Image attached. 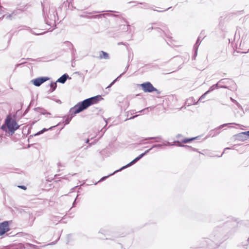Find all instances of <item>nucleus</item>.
I'll list each match as a JSON object with an SVG mask.
<instances>
[{
    "label": "nucleus",
    "instance_id": "obj_1",
    "mask_svg": "<svg viewBox=\"0 0 249 249\" xmlns=\"http://www.w3.org/2000/svg\"><path fill=\"white\" fill-rule=\"evenodd\" d=\"M100 98V96H97L86 99L71 108V111L74 114L78 113L90 106L97 103Z\"/></svg>",
    "mask_w": 249,
    "mask_h": 249
},
{
    "label": "nucleus",
    "instance_id": "obj_2",
    "mask_svg": "<svg viewBox=\"0 0 249 249\" xmlns=\"http://www.w3.org/2000/svg\"><path fill=\"white\" fill-rule=\"evenodd\" d=\"M18 127L19 125L16 121L9 115L6 117L5 123L1 126V128L6 132L11 133L12 135Z\"/></svg>",
    "mask_w": 249,
    "mask_h": 249
},
{
    "label": "nucleus",
    "instance_id": "obj_3",
    "mask_svg": "<svg viewBox=\"0 0 249 249\" xmlns=\"http://www.w3.org/2000/svg\"><path fill=\"white\" fill-rule=\"evenodd\" d=\"M151 148L147 150V151H146L144 153L141 154L139 156H138V157H137L136 158H135L134 160H133L131 162H130L129 163H128V164H127L126 165L124 166H123L122 168H121L120 170H116V171H115L113 173L111 174L110 175V176L111 175H113L114 174H115V173L118 172V171H120L124 169H125V168L126 167H128L131 165H132V164H134L135 163H136L138 160H139L140 159H141L144 155H145L146 153H147L150 150ZM109 176V175L108 176Z\"/></svg>",
    "mask_w": 249,
    "mask_h": 249
},
{
    "label": "nucleus",
    "instance_id": "obj_4",
    "mask_svg": "<svg viewBox=\"0 0 249 249\" xmlns=\"http://www.w3.org/2000/svg\"><path fill=\"white\" fill-rule=\"evenodd\" d=\"M142 87L143 90L145 92H151L153 91H157V89H155L152 85L149 82H146L145 83L142 84L141 85Z\"/></svg>",
    "mask_w": 249,
    "mask_h": 249
},
{
    "label": "nucleus",
    "instance_id": "obj_5",
    "mask_svg": "<svg viewBox=\"0 0 249 249\" xmlns=\"http://www.w3.org/2000/svg\"><path fill=\"white\" fill-rule=\"evenodd\" d=\"M9 231V228L7 221H4L0 224V236L4 234Z\"/></svg>",
    "mask_w": 249,
    "mask_h": 249
},
{
    "label": "nucleus",
    "instance_id": "obj_6",
    "mask_svg": "<svg viewBox=\"0 0 249 249\" xmlns=\"http://www.w3.org/2000/svg\"><path fill=\"white\" fill-rule=\"evenodd\" d=\"M49 78L47 77H41L36 78L35 80H33L32 81L33 84L36 86H39L41 84L48 80Z\"/></svg>",
    "mask_w": 249,
    "mask_h": 249
},
{
    "label": "nucleus",
    "instance_id": "obj_7",
    "mask_svg": "<svg viewBox=\"0 0 249 249\" xmlns=\"http://www.w3.org/2000/svg\"><path fill=\"white\" fill-rule=\"evenodd\" d=\"M99 57L100 59H109V55L107 53L104 51H101L100 53Z\"/></svg>",
    "mask_w": 249,
    "mask_h": 249
},
{
    "label": "nucleus",
    "instance_id": "obj_8",
    "mask_svg": "<svg viewBox=\"0 0 249 249\" xmlns=\"http://www.w3.org/2000/svg\"><path fill=\"white\" fill-rule=\"evenodd\" d=\"M68 77H69V76L67 74H65L63 75H62L61 77H60L57 80V82L63 84L66 82V81Z\"/></svg>",
    "mask_w": 249,
    "mask_h": 249
},
{
    "label": "nucleus",
    "instance_id": "obj_9",
    "mask_svg": "<svg viewBox=\"0 0 249 249\" xmlns=\"http://www.w3.org/2000/svg\"><path fill=\"white\" fill-rule=\"evenodd\" d=\"M214 86H213L212 87H211L209 89L206 91L204 94H203L199 99V101L200 100H202L203 99H204L206 96V94H207L208 93H209L210 92L213 91V89H214Z\"/></svg>",
    "mask_w": 249,
    "mask_h": 249
},
{
    "label": "nucleus",
    "instance_id": "obj_10",
    "mask_svg": "<svg viewBox=\"0 0 249 249\" xmlns=\"http://www.w3.org/2000/svg\"><path fill=\"white\" fill-rule=\"evenodd\" d=\"M195 139V138H191V139H184L182 142L184 143H187L189 142L194 140Z\"/></svg>",
    "mask_w": 249,
    "mask_h": 249
},
{
    "label": "nucleus",
    "instance_id": "obj_11",
    "mask_svg": "<svg viewBox=\"0 0 249 249\" xmlns=\"http://www.w3.org/2000/svg\"><path fill=\"white\" fill-rule=\"evenodd\" d=\"M51 87L52 88H53V90H54L56 87V83H52L51 84Z\"/></svg>",
    "mask_w": 249,
    "mask_h": 249
},
{
    "label": "nucleus",
    "instance_id": "obj_12",
    "mask_svg": "<svg viewBox=\"0 0 249 249\" xmlns=\"http://www.w3.org/2000/svg\"><path fill=\"white\" fill-rule=\"evenodd\" d=\"M47 130H48V129H47L44 128V129H43L42 130H41L40 131H39V132H38V133H37V134H36V135H39V134H42V133H44V132H45L46 131H47Z\"/></svg>",
    "mask_w": 249,
    "mask_h": 249
},
{
    "label": "nucleus",
    "instance_id": "obj_13",
    "mask_svg": "<svg viewBox=\"0 0 249 249\" xmlns=\"http://www.w3.org/2000/svg\"><path fill=\"white\" fill-rule=\"evenodd\" d=\"M12 15H5L4 16V17L6 18V19H11V17H12Z\"/></svg>",
    "mask_w": 249,
    "mask_h": 249
},
{
    "label": "nucleus",
    "instance_id": "obj_14",
    "mask_svg": "<svg viewBox=\"0 0 249 249\" xmlns=\"http://www.w3.org/2000/svg\"><path fill=\"white\" fill-rule=\"evenodd\" d=\"M119 78V77H117L115 80H114L108 87L107 88L111 87L113 84L115 83V82Z\"/></svg>",
    "mask_w": 249,
    "mask_h": 249
},
{
    "label": "nucleus",
    "instance_id": "obj_15",
    "mask_svg": "<svg viewBox=\"0 0 249 249\" xmlns=\"http://www.w3.org/2000/svg\"><path fill=\"white\" fill-rule=\"evenodd\" d=\"M241 134L246 135L249 136V131L243 132L241 133Z\"/></svg>",
    "mask_w": 249,
    "mask_h": 249
},
{
    "label": "nucleus",
    "instance_id": "obj_16",
    "mask_svg": "<svg viewBox=\"0 0 249 249\" xmlns=\"http://www.w3.org/2000/svg\"><path fill=\"white\" fill-rule=\"evenodd\" d=\"M108 176H107V177H103L100 180V181H103L104 180L105 178H107Z\"/></svg>",
    "mask_w": 249,
    "mask_h": 249
},
{
    "label": "nucleus",
    "instance_id": "obj_17",
    "mask_svg": "<svg viewBox=\"0 0 249 249\" xmlns=\"http://www.w3.org/2000/svg\"><path fill=\"white\" fill-rule=\"evenodd\" d=\"M231 100L233 102H234V103H236L238 104V103H237V102L235 100L233 99L232 98H231Z\"/></svg>",
    "mask_w": 249,
    "mask_h": 249
},
{
    "label": "nucleus",
    "instance_id": "obj_18",
    "mask_svg": "<svg viewBox=\"0 0 249 249\" xmlns=\"http://www.w3.org/2000/svg\"><path fill=\"white\" fill-rule=\"evenodd\" d=\"M19 187H20V188H22L23 189H24V190L26 189V187L25 186H19Z\"/></svg>",
    "mask_w": 249,
    "mask_h": 249
},
{
    "label": "nucleus",
    "instance_id": "obj_19",
    "mask_svg": "<svg viewBox=\"0 0 249 249\" xmlns=\"http://www.w3.org/2000/svg\"><path fill=\"white\" fill-rule=\"evenodd\" d=\"M66 121V124H69V122H70V120H67Z\"/></svg>",
    "mask_w": 249,
    "mask_h": 249
},
{
    "label": "nucleus",
    "instance_id": "obj_20",
    "mask_svg": "<svg viewBox=\"0 0 249 249\" xmlns=\"http://www.w3.org/2000/svg\"><path fill=\"white\" fill-rule=\"evenodd\" d=\"M57 125H55V126H52V127H50L48 129H51L53 127H55V126H57Z\"/></svg>",
    "mask_w": 249,
    "mask_h": 249
},
{
    "label": "nucleus",
    "instance_id": "obj_21",
    "mask_svg": "<svg viewBox=\"0 0 249 249\" xmlns=\"http://www.w3.org/2000/svg\"><path fill=\"white\" fill-rule=\"evenodd\" d=\"M123 74H124V72H123V73L122 74H121L118 77L119 78L120 77H121L122 76V75Z\"/></svg>",
    "mask_w": 249,
    "mask_h": 249
},
{
    "label": "nucleus",
    "instance_id": "obj_22",
    "mask_svg": "<svg viewBox=\"0 0 249 249\" xmlns=\"http://www.w3.org/2000/svg\"><path fill=\"white\" fill-rule=\"evenodd\" d=\"M215 87H216V88H217V87H218V85H217V84H216V85H215Z\"/></svg>",
    "mask_w": 249,
    "mask_h": 249
}]
</instances>
